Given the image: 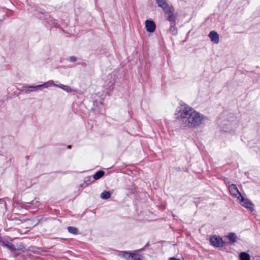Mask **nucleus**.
<instances>
[{
	"label": "nucleus",
	"mask_w": 260,
	"mask_h": 260,
	"mask_svg": "<svg viewBox=\"0 0 260 260\" xmlns=\"http://www.w3.org/2000/svg\"><path fill=\"white\" fill-rule=\"evenodd\" d=\"M182 125L188 128H196L203 124L207 117L189 106L180 107L175 114Z\"/></svg>",
	"instance_id": "nucleus-1"
},
{
	"label": "nucleus",
	"mask_w": 260,
	"mask_h": 260,
	"mask_svg": "<svg viewBox=\"0 0 260 260\" xmlns=\"http://www.w3.org/2000/svg\"><path fill=\"white\" fill-rule=\"evenodd\" d=\"M162 10L164 13L167 15V20L168 21L172 22L175 21L177 16L174 13V10L173 7L169 6Z\"/></svg>",
	"instance_id": "nucleus-2"
},
{
	"label": "nucleus",
	"mask_w": 260,
	"mask_h": 260,
	"mask_svg": "<svg viewBox=\"0 0 260 260\" xmlns=\"http://www.w3.org/2000/svg\"><path fill=\"white\" fill-rule=\"evenodd\" d=\"M118 255L125 258L127 260H143L139 254H132L126 251H120Z\"/></svg>",
	"instance_id": "nucleus-3"
},
{
	"label": "nucleus",
	"mask_w": 260,
	"mask_h": 260,
	"mask_svg": "<svg viewBox=\"0 0 260 260\" xmlns=\"http://www.w3.org/2000/svg\"><path fill=\"white\" fill-rule=\"evenodd\" d=\"M211 244L214 247H220L223 246V241L222 239L218 236H213L210 238Z\"/></svg>",
	"instance_id": "nucleus-4"
},
{
	"label": "nucleus",
	"mask_w": 260,
	"mask_h": 260,
	"mask_svg": "<svg viewBox=\"0 0 260 260\" xmlns=\"http://www.w3.org/2000/svg\"><path fill=\"white\" fill-rule=\"evenodd\" d=\"M51 86H54L56 87H57L58 84H55L54 82L52 80L48 81L42 84L38 85L36 86H28V88H34L35 89H37L39 88H47L48 87H51Z\"/></svg>",
	"instance_id": "nucleus-5"
},
{
	"label": "nucleus",
	"mask_w": 260,
	"mask_h": 260,
	"mask_svg": "<svg viewBox=\"0 0 260 260\" xmlns=\"http://www.w3.org/2000/svg\"><path fill=\"white\" fill-rule=\"evenodd\" d=\"M229 189L231 195L236 198L238 200L240 199L242 196L241 193L239 192L237 187L235 184H231L229 187Z\"/></svg>",
	"instance_id": "nucleus-6"
},
{
	"label": "nucleus",
	"mask_w": 260,
	"mask_h": 260,
	"mask_svg": "<svg viewBox=\"0 0 260 260\" xmlns=\"http://www.w3.org/2000/svg\"><path fill=\"white\" fill-rule=\"evenodd\" d=\"M238 201L243 206L251 211L253 210V205L248 199L241 197Z\"/></svg>",
	"instance_id": "nucleus-7"
},
{
	"label": "nucleus",
	"mask_w": 260,
	"mask_h": 260,
	"mask_svg": "<svg viewBox=\"0 0 260 260\" xmlns=\"http://www.w3.org/2000/svg\"><path fill=\"white\" fill-rule=\"evenodd\" d=\"M145 28L148 32H153L156 28V25L154 21L152 20H146L145 22Z\"/></svg>",
	"instance_id": "nucleus-8"
},
{
	"label": "nucleus",
	"mask_w": 260,
	"mask_h": 260,
	"mask_svg": "<svg viewBox=\"0 0 260 260\" xmlns=\"http://www.w3.org/2000/svg\"><path fill=\"white\" fill-rule=\"evenodd\" d=\"M208 37L212 43L216 44L219 43V37L216 31L214 30L211 31L208 35Z\"/></svg>",
	"instance_id": "nucleus-9"
},
{
	"label": "nucleus",
	"mask_w": 260,
	"mask_h": 260,
	"mask_svg": "<svg viewBox=\"0 0 260 260\" xmlns=\"http://www.w3.org/2000/svg\"><path fill=\"white\" fill-rule=\"evenodd\" d=\"M158 7L161 8L162 10L167 8L169 5L165 0H155Z\"/></svg>",
	"instance_id": "nucleus-10"
},
{
	"label": "nucleus",
	"mask_w": 260,
	"mask_h": 260,
	"mask_svg": "<svg viewBox=\"0 0 260 260\" xmlns=\"http://www.w3.org/2000/svg\"><path fill=\"white\" fill-rule=\"evenodd\" d=\"M239 258L240 260H250V256L247 252H242L239 254Z\"/></svg>",
	"instance_id": "nucleus-11"
},
{
	"label": "nucleus",
	"mask_w": 260,
	"mask_h": 260,
	"mask_svg": "<svg viewBox=\"0 0 260 260\" xmlns=\"http://www.w3.org/2000/svg\"><path fill=\"white\" fill-rule=\"evenodd\" d=\"M57 87L60 88L67 92H73V91H75L74 89H72L70 87L67 86V85H63V84H58Z\"/></svg>",
	"instance_id": "nucleus-12"
},
{
	"label": "nucleus",
	"mask_w": 260,
	"mask_h": 260,
	"mask_svg": "<svg viewBox=\"0 0 260 260\" xmlns=\"http://www.w3.org/2000/svg\"><path fill=\"white\" fill-rule=\"evenodd\" d=\"M111 197V193L109 191H104L101 194V198L102 199L107 200L110 198Z\"/></svg>",
	"instance_id": "nucleus-13"
},
{
	"label": "nucleus",
	"mask_w": 260,
	"mask_h": 260,
	"mask_svg": "<svg viewBox=\"0 0 260 260\" xmlns=\"http://www.w3.org/2000/svg\"><path fill=\"white\" fill-rule=\"evenodd\" d=\"M104 172L103 171H99L97 172L93 176V178L94 180H98L101 178L104 175Z\"/></svg>",
	"instance_id": "nucleus-14"
},
{
	"label": "nucleus",
	"mask_w": 260,
	"mask_h": 260,
	"mask_svg": "<svg viewBox=\"0 0 260 260\" xmlns=\"http://www.w3.org/2000/svg\"><path fill=\"white\" fill-rule=\"evenodd\" d=\"M68 230L69 233L74 234L77 235L78 234V230L75 227L73 226H69L68 228Z\"/></svg>",
	"instance_id": "nucleus-15"
},
{
	"label": "nucleus",
	"mask_w": 260,
	"mask_h": 260,
	"mask_svg": "<svg viewBox=\"0 0 260 260\" xmlns=\"http://www.w3.org/2000/svg\"><path fill=\"white\" fill-rule=\"evenodd\" d=\"M169 31L173 35H175L177 33V30L174 24H171L169 29Z\"/></svg>",
	"instance_id": "nucleus-16"
},
{
	"label": "nucleus",
	"mask_w": 260,
	"mask_h": 260,
	"mask_svg": "<svg viewBox=\"0 0 260 260\" xmlns=\"http://www.w3.org/2000/svg\"><path fill=\"white\" fill-rule=\"evenodd\" d=\"M229 239L232 242H236L237 239V236L234 233H231L228 235Z\"/></svg>",
	"instance_id": "nucleus-17"
},
{
	"label": "nucleus",
	"mask_w": 260,
	"mask_h": 260,
	"mask_svg": "<svg viewBox=\"0 0 260 260\" xmlns=\"http://www.w3.org/2000/svg\"><path fill=\"white\" fill-rule=\"evenodd\" d=\"M70 60L72 62H75L77 61V58L75 56H71L70 57Z\"/></svg>",
	"instance_id": "nucleus-18"
},
{
	"label": "nucleus",
	"mask_w": 260,
	"mask_h": 260,
	"mask_svg": "<svg viewBox=\"0 0 260 260\" xmlns=\"http://www.w3.org/2000/svg\"><path fill=\"white\" fill-rule=\"evenodd\" d=\"M8 248H9L10 249H12L13 246L12 245H6Z\"/></svg>",
	"instance_id": "nucleus-19"
},
{
	"label": "nucleus",
	"mask_w": 260,
	"mask_h": 260,
	"mask_svg": "<svg viewBox=\"0 0 260 260\" xmlns=\"http://www.w3.org/2000/svg\"><path fill=\"white\" fill-rule=\"evenodd\" d=\"M169 260H180V259L176 258L175 257H171Z\"/></svg>",
	"instance_id": "nucleus-20"
},
{
	"label": "nucleus",
	"mask_w": 260,
	"mask_h": 260,
	"mask_svg": "<svg viewBox=\"0 0 260 260\" xmlns=\"http://www.w3.org/2000/svg\"><path fill=\"white\" fill-rule=\"evenodd\" d=\"M31 91H32V90H26V91H25V92L26 93H30Z\"/></svg>",
	"instance_id": "nucleus-21"
}]
</instances>
